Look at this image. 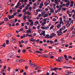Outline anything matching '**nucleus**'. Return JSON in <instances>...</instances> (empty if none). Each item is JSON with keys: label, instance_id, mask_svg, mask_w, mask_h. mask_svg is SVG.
<instances>
[{"label": "nucleus", "instance_id": "nucleus-21", "mask_svg": "<svg viewBox=\"0 0 75 75\" xmlns=\"http://www.w3.org/2000/svg\"><path fill=\"white\" fill-rule=\"evenodd\" d=\"M27 33H31V30L29 29L28 30H27L26 31Z\"/></svg>", "mask_w": 75, "mask_h": 75}, {"label": "nucleus", "instance_id": "nucleus-44", "mask_svg": "<svg viewBox=\"0 0 75 75\" xmlns=\"http://www.w3.org/2000/svg\"><path fill=\"white\" fill-rule=\"evenodd\" d=\"M18 7H19V6L18 5H16V6L15 7V8H18Z\"/></svg>", "mask_w": 75, "mask_h": 75}, {"label": "nucleus", "instance_id": "nucleus-13", "mask_svg": "<svg viewBox=\"0 0 75 75\" xmlns=\"http://www.w3.org/2000/svg\"><path fill=\"white\" fill-rule=\"evenodd\" d=\"M59 30L57 31V33H58L57 34L58 35H62V32H59Z\"/></svg>", "mask_w": 75, "mask_h": 75}, {"label": "nucleus", "instance_id": "nucleus-3", "mask_svg": "<svg viewBox=\"0 0 75 75\" xmlns=\"http://www.w3.org/2000/svg\"><path fill=\"white\" fill-rule=\"evenodd\" d=\"M65 23H66V26L68 27H69L70 25H71V21H67L65 22H64Z\"/></svg>", "mask_w": 75, "mask_h": 75}, {"label": "nucleus", "instance_id": "nucleus-8", "mask_svg": "<svg viewBox=\"0 0 75 75\" xmlns=\"http://www.w3.org/2000/svg\"><path fill=\"white\" fill-rule=\"evenodd\" d=\"M75 35V33H70V35H69V37L70 38H72V37H74V36Z\"/></svg>", "mask_w": 75, "mask_h": 75}, {"label": "nucleus", "instance_id": "nucleus-61", "mask_svg": "<svg viewBox=\"0 0 75 75\" xmlns=\"http://www.w3.org/2000/svg\"><path fill=\"white\" fill-rule=\"evenodd\" d=\"M17 13H13V16H16V14H17Z\"/></svg>", "mask_w": 75, "mask_h": 75}, {"label": "nucleus", "instance_id": "nucleus-30", "mask_svg": "<svg viewBox=\"0 0 75 75\" xmlns=\"http://www.w3.org/2000/svg\"><path fill=\"white\" fill-rule=\"evenodd\" d=\"M31 66H32V67H33V68H34V67H37V65H36L35 64H32L31 65Z\"/></svg>", "mask_w": 75, "mask_h": 75}, {"label": "nucleus", "instance_id": "nucleus-62", "mask_svg": "<svg viewBox=\"0 0 75 75\" xmlns=\"http://www.w3.org/2000/svg\"><path fill=\"white\" fill-rule=\"evenodd\" d=\"M2 46L4 47H6V43L4 44Z\"/></svg>", "mask_w": 75, "mask_h": 75}, {"label": "nucleus", "instance_id": "nucleus-58", "mask_svg": "<svg viewBox=\"0 0 75 75\" xmlns=\"http://www.w3.org/2000/svg\"><path fill=\"white\" fill-rule=\"evenodd\" d=\"M25 51H26L25 50H22V52H23V53H25Z\"/></svg>", "mask_w": 75, "mask_h": 75}, {"label": "nucleus", "instance_id": "nucleus-50", "mask_svg": "<svg viewBox=\"0 0 75 75\" xmlns=\"http://www.w3.org/2000/svg\"><path fill=\"white\" fill-rule=\"evenodd\" d=\"M67 31H68V30L66 29L64 31H63V33H66V32Z\"/></svg>", "mask_w": 75, "mask_h": 75}, {"label": "nucleus", "instance_id": "nucleus-34", "mask_svg": "<svg viewBox=\"0 0 75 75\" xmlns=\"http://www.w3.org/2000/svg\"><path fill=\"white\" fill-rule=\"evenodd\" d=\"M59 69V68H58L55 67L53 69V70H54V71H57V69Z\"/></svg>", "mask_w": 75, "mask_h": 75}, {"label": "nucleus", "instance_id": "nucleus-42", "mask_svg": "<svg viewBox=\"0 0 75 75\" xmlns=\"http://www.w3.org/2000/svg\"><path fill=\"white\" fill-rule=\"evenodd\" d=\"M52 21H57V19H56V18H53V19Z\"/></svg>", "mask_w": 75, "mask_h": 75}, {"label": "nucleus", "instance_id": "nucleus-32", "mask_svg": "<svg viewBox=\"0 0 75 75\" xmlns=\"http://www.w3.org/2000/svg\"><path fill=\"white\" fill-rule=\"evenodd\" d=\"M63 68H71V67H66V66H63Z\"/></svg>", "mask_w": 75, "mask_h": 75}, {"label": "nucleus", "instance_id": "nucleus-56", "mask_svg": "<svg viewBox=\"0 0 75 75\" xmlns=\"http://www.w3.org/2000/svg\"><path fill=\"white\" fill-rule=\"evenodd\" d=\"M33 29V30H36V28L35 26H33L32 28Z\"/></svg>", "mask_w": 75, "mask_h": 75}, {"label": "nucleus", "instance_id": "nucleus-6", "mask_svg": "<svg viewBox=\"0 0 75 75\" xmlns=\"http://www.w3.org/2000/svg\"><path fill=\"white\" fill-rule=\"evenodd\" d=\"M64 58V57H60L58 58V59L59 60V62H62V59Z\"/></svg>", "mask_w": 75, "mask_h": 75}, {"label": "nucleus", "instance_id": "nucleus-15", "mask_svg": "<svg viewBox=\"0 0 75 75\" xmlns=\"http://www.w3.org/2000/svg\"><path fill=\"white\" fill-rule=\"evenodd\" d=\"M40 6H39V7L40 8H42V6H44V2H42V3L40 4Z\"/></svg>", "mask_w": 75, "mask_h": 75}, {"label": "nucleus", "instance_id": "nucleus-27", "mask_svg": "<svg viewBox=\"0 0 75 75\" xmlns=\"http://www.w3.org/2000/svg\"><path fill=\"white\" fill-rule=\"evenodd\" d=\"M33 24L34 22H32L30 24V27H33Z\"/></svg>", "mask_w": 75, "mask_h": 75}, {"label": "nucleus", "instance_id": "nucleus-11", "mask_svg": "<svg viewBox=\"0 0 75 75\" xmlns=\"http://www.w3.org/2000/svg\"><path fill=\"white\" fill-rule=\"evenodd\" d=\"M69 30L71 31L73 30V33H75V28H74L73 27H72Z\"/></svg>", "mask_w": 75, "mask_h": 75}, {"label": "nucleus", "instance_id": "nucleus-43", "mask_svg": "<svg viewBox=\"0 0 75 75\" xmlns=\"http://www.w3.org/2000/svg\"><path fill=\"white\" fill-rule=\"evenodd\" d=\"M8 42H9V41H8V40H6V44H8Z\"/></svg>", "mask_w": 75, "mask_h": 75}, {"label": "nucleus", "instance_id": "nucleus-36", "mask_svg": "<svg viewBox=\"0 0 75 75\" xmlns=\"http://www.w3.org/2000/svg\"><path fill=\"white\" fill-rule=\"evenodd\" d=\"M35 52H37V53L38 54H41V52H40V51H36Z\"/></svg>", "mask_w": 75, "mask_h": 75}, {"label": "nucleus", "instance_id": "nucleus-23", "mask_svg": "<svg viewBox=\"0 0 75 75\" xmlns=\"http://www.w3.org/2000/svg\"><path fill=\"white\" fill-rule=\"evenodd\" d=\"M48 14L46 13L45 14V15L43 16V17L44 18H45V17H48Z\"/></svg>", "mask_w": 75, "mask_h": 75}, {"label": "nucleus", "instance_id": "nucleus-37", "mask_svg": "<svg viewBox=\"0 0 75 75\" xmlns=\"http://www.w3.org/2000/svg\"><path fill=\"white\" fill-rule=\"evenodd\" d=\"M61 9H62L61 8H59L57 10L58 12H60V11H61Z\"/></svg>", "mask_w": 75, "mask_h": 75}, {"label": "nucleus", "instance_id": "nucleus-25", "mask_svg": "<svg viewBox=\"0 0 75 75\" xmlns=\"http://www.w3.org/2000/svg\"><path fill=\"white\" fill-rule=\"evenodd\" d=\"M54 3H55V4H56L57 5H59V3L57 1H58L57 0H54Z\"/></svg>", "mask_w": 75, "mask_h": 75}, {"label": "nucleus", "instance_id": "nucleus-14", "mask_svg": "<svg viewBox=\"0 0 75 75\" xmlns=\"http://www.w3.org/2000/svg\"><path fill=\"white\" fill-rule=\"evenodd\" d=\"M65 29V26H63L61 28H60L59 31H62V30H64Z\"/></svg>", "mask_w": 75, "mask_h": 75}, {"label": "nucleus", "instance_id": "nucleus-49", "mask_svg": "<svg viewBox=\"0 0 75 75\" xmlns=\"http://www.w3.org/2000/svg\"><path fill=\"white\" fill-rule=\"evenodd\" d=\"M40 68V67H38L35 68V69L36 70H38V69H39V68Z\"/></svg>", "mask_w": 75, "mask_h": 75}, {"label": "nucleus", "instance_id": "nucleus-54", "mask_svg": "<svg viewBox=\"0 0 75 75\" xmlns=\"http://www.w3.org/2000/svg\"><path fill=\"white\" fill-rule=\"evenodd\" d=\"M25 68L26 70H27V69H28V66H25Z\"/></svg>", "mask_w": 75, "mask_h": 75}, {"label": "nucleus", "instance_id": "nucleus-17", "mask_svg": "<svg viewBox=\"0 0 75 75\" xmlns=\"http://www.w3.org/2000/svg\"><path fill=\"white\" fill-rule=\"evenodd\" d=\"M23 19L26 22V18H27V16H23Z\"/></svg>", "mask_w": 75, "mask_h": 75}, {"label": "nucleus", "instance_id": "nucleus-64", "mask_svg": "<svg viewBox=\"0 0 75 75\" xmlns=\"http://www.w3.org/2000/svg\"><path fill=\"white\" fill-rule=\"evenodd\" d=\"M72 13H71V14H70L69 15V16L70 17H71V16H72Z\"/></svg>", "mask_w": 75, "mask_h": 75}, {"label": "nucleus", "instance_id": "nucleus-46", "mask_svg": "<svg viewBox=\"0 0 75 75\" xmlns=\"http://www.w3.org/2000/svg\"><path fill=\"white\" fill-rule=\"evenodd\" d=\"M22 15H23L22 14L20 13L19 14V15H18V17H19H19H21V16H22Z\"/></svg>", "mask_w": 75, "mask_h": 75}, {"label": "nucleus", "instance_id": "nucleus-24", "mask_svg": "<svg viewBox=\"0 0 75 75\" xmlns=\"http://www.w3.org/2000/svg\"><path fill=\"white\" fill-rule=\"evenodd\" d=\"M41 13H42V16H44L45 14V11H43L42 12V11H41Z\"/></svg>", "mask_w": 75, "mask_h": 75}, {"label": "nucleus", "instance_id": "nucleus-9", "mask_svg": "<svg viewBox=\"0 0 75 75\" xmlns=\"http://www.w3.org/2000/svg\"><path fill=\"white\" fill-rule=\"evenodd\" d=\"M56 35V34L53 33L51 34V36H49V38H52L53 37H55V36Z\"/></svg>", "mask_w": 75, "mask_h": 75}, {"label": "nucleus", "instance_id": "nucleus-22", "mask_svg": "<svg viewBox=\"0 0 75 75\" xmlns=\"http://www.w3.org/2000/svg\"><path fill=\"white\" fill-rule=\"evenodd\" d=\"M11 36H12V35L11 34H8L6 35V37H11Z\"/></svg>", "mask_w": 75, "mask_h": 75}, {"label": "nucleus", "instance_id": "nucleus-1", "mask_svg": "<svg viewBox=\"0 0 75 75\" xmlns=\"http://www.w3.org/2000/svg\"><path fill=\"white\" fill-rule=\"evenodd\" d=\"M40 20H42L41 21H40V23H42V26H44V24H46V21H47V19H44L43 20L42 19V18H40Z\"/></svg>", "mask_w": 75, "mask_h": 75}, {"label": "nucleus", "instance_id": "nucleus-57", "mask_svg": "<svg viewBox=\"0 0 75 75\" xmlns=\"http://www.w3.org/2000/svg\"><path fill=\"white\" fill-rule=\"evenodd\" d=\"M11 1H8V5H10L11 4Z\"/></svg>", "mask_w": 75, "mask_h": 75}, {"label": "nucleus", "instance_id": "nucleus-41", "mask_svg": "<svg viewBox=\"0 0 75 75\" xmlns=\"http://www.w3.org/2000/svg\"><path fill=\"white\" fill-rule=\"evenodd\" d=\"M21 25L22 27H24V23H21Z\"/></svg>", "mask_w": 75, "mask_h": 75}, {"label": "nucleus", "instance_id": "nucleus-5", "mask_svg": "<svg viewBox=\"0 0 75 75\" xmlns=\"http://www.w3.org/2000/svg\"><path fill=\"white\" fill-rule=\"evenodd\" d=\"M63 19H64V22H65L66 21H67L68 20V17L66 15H64L63 16Z\"/></svg>", "mask_w": 75, "mask_h": 75}, {"label": "nucleus", "instance_id": "nucleus-12", "mask_svg": "<svg viewBox=\"0 0 75 75\" xmlns=\"http://www.w3.org/2000/svg\"><path fill=\"white\" fill-rule=\"evenodd\" d=\"M8 17L9 19H11V18H13L14 17V16L13 15H12V16H11L10 15H9L8 16Z\"/></svg>", "mask_w": 75, "mask_h": 75}, {"label": "nucleus", "instance_id": "nucleus-10", "mask_svg": "<svg viewBox=\"0 0 75 75\" xmlns=\"http://www.w3.org/2000/svg\"><path fill=\"white\" fill-rule=\"evenodd\" d=\"M8 57H10L11 58H14V54L12 53H11L9 54V55H8Z\"/></svg>", "mask_w": 75, "mask_h": 75}, {"label": "nucleus", "instance_id": "nucleus-39", "mask_svg": "<svg viewBox=\"0 0 75 75\" xmlns=\"http://www.w3.org/2000/svg\"><path fill=\"white\" fill-rule=\"evenodd\" d=\"M23 28H21L19 30V32H21L22 31H23Z\"/></svg>", "mask_w": 75, "mask_h": 75}, {"label": "nucleus", "instance_id": "nucleus-45", "mask_svg": "<svg viewBox=\"0 0 75 75\" xmlns=\"http://www.w3.org/2000/svg\"><path fill=\"white\" fill-rule=\"evenodd\" d=\"M72 17L73 19H74V20H75V16H74V15H73Z\"/></svg>", "mask_w": 75, "mask_h": 75}, {"label": "nucleus", "instance_id": "nucleus-55", "mask_svg": "<svg viewBox=\"0 0 75 75\" xmlns=\"http://www.w3.org/2000/svg\"><path fill=\"white\" fill-rule=\"evenodd\" d=\"M35 23L37 24H39V22L38 21H36L35 22Z\"/></svg>", "mask_w": 75, "mask_h": 75}, {"label": "nucleus", "instance_id": "nucleus-60", "mask_svg": "<svg viewBox=\"0 0 75 75\" xmlns=\"http://www.w3.org/2000/svg\"><path fill=\"white\" fill-rule=\"evenodd\" d=\"M15 70L16 71V72H18L19 71V69H16Z\"/></svg>", "mask_w": 75, "mask_h": 75}, {"label": "nucleus", "instance_id": "nucleus-20", "mask_svg": "<svg viewBox=\"0 0 75 75\" xmlns=\"http://www.w3.org/2000/svg\"><path fill=\"white\" fill-rule=\"evenodd\" d=\"M61 27V24H58L57 25V28H60Z\"/></svg>", "mask_w": 75, "mask_h": 75}, {"label": "nucleus", "instance_id": "nucleus-16", "mask_svg": "<svg viewBox=\"0 0 75 75\" xmlns=\"http://www.w3.org/2000/svg\"><path fill=\"white\" fill-rule=\"evenodd\" d=\"M30 41L31 42L33 41H36V39H33V38H30Z\"/></svg>", "mask_w": 75, "mask_h": 75}, {"label": "nucleus", "instance_id": "nucleus-35", "mask_svg": "<svg viewBox=\"0 0 75 75\" xmlns=\"http://www.w3.org/2000/svg\"><path fill=\"white\" fill-rule=\"evenodd\" d=\"M48 3H46V2H45L44 3V5L45 6H48Z\"/></svg>", "mask_w": 75, "mask_h": 75}, {"label": "nucleus", "instance_id": "nucleus-2", "mask_svg": "<svg viewBox=\"0 0 75 75\" xmlns=\"http://www.w3.org/2000/svg\"><path fill=\"white\" fill-rule=\"evenodd\" d=\"M38 32L39 33V34H40V35H43L44 36H45V31H43L42 30L40 29L38 30Z\"/></svg>", "mask_w": 75, "mask_h": 75}, {"label": "nucleus", "instance_id": "nucleus-63", "mask_svg": "<svg viewBox=\"0 0 75 75\" xmlns=\"http://www.w3.org/2000/svg\"><path fill=\"white\" fill-rule=\"evenodd\" d=\"M50 44H52V43H53V41L52 40H50Z\"/></svg>", "mask_w": 75, "mask_h": 75}, {"label": "nucleus", "instance_id": "nucleus-38", "mask_svg": "<svg viewBox=\"0 0 75 75\" xmlns=\"http://www.w3.org/2000/svg\"><path fill=\"white\" fill-rule=\"evenodd\" d=\"M53 28H54V26H53V25H52V26L50 27V30H52V29Z\"/></svg>", "mask_w": 75, "mask_h": 75}, {"label": "nucleus", "instance_id": "nucleus-47", "mask_svg": "<svg viewBox=\"0 0 75 75\" xmlns=\"http://www.w3.org/2000/svg\"><path fill=\"white\" fill-rule=\"evenodd\" d=\"M25 30H28V27H27V26H25Z\"/></svg>", "mask_w": 75, "mask_h": 75}, {"label": "nucleus", "instance_id": "nucleus-18", "mask_svg": "<svg viewBox=\"0 0 75 75\" xmlns=\"http://www.w3.org/2000/svg\"><path fill=\"white\" fill-rule=\"evenodd\" d=\"M10 22L12 24H14L15 23V21H14V19H12L10 21Z\"/></svg>", "mask_w": 75, "mask_h": 75}, {"label": "nucleus", "instance_id": "nucleus-28", "mask_svg": "<svg viewBox=\"0 0 75 75\" xmlns=\"http://www.w3.org/2000/svg\"><path fill=\"white\" fill-rule=\"evenodd\" d=\"M36 12L37 13H38V12H40L41 11V9L38 8L36 10Z\"/></svg>", "mask_w": 75, "mask_h": 75}, {"label": "nucleus", "instance_id": "nucleus-52", "mask_svg": "<svg viewBox=\"0 0 75 75\" xmlns=\"http://www.w3.org/2000/svg\"><path fill=\"white\" fill-rule=\"evenodd\" d=\"M49 55H52V52H50V53H49Z\"/></svg>", "mask_w": 75, "mask_h": 75}, {"label": "nucleus", "instance_id": "nucleus-51", "mask_svg": "<svg viewBox=\"0 0 75 75\" xmlns=\"http://www.w3.org/2000/svg\"><path fill=\"white\" fill-rule=\"evenodd\" d=\"M27 13H28V11L25 12L24 13V15H25V16L27 15Z\"/></svg>", "mask_w": 75, "mask_h": 75}, {"label": "nucleus", "instance_id": "nucleus-31", "mask_svg": "<svg viewBox=\"0 0 75 75\" xmlns=\"http://www.w3.org/2000/svg\"><path fill=\"white\" fill-rule=\"evenodd\" d=\"M45 38H47V39H48L49 38V35H47L45 37Z\"/></svg>", "mask_w": 75, "mask_h": 75}, {"label": "nucleus", "instance_id": "nucleus-53", "mask_svg": "<svg viewBox=\"0 0 75 75\" xmlns=\"http://www.w3.org/2000/svg\"><path fill=\"white\" fill-rule=\"evenodd\" d=\"M17 20H18V19H15L14 20L15 23H16L17 21Z\"/></svg>", "mask_w": 75, "mask_h": 75}, {"label": "nucleus", "instance_id": "nucleus-26", "mask_svg": "<svg viewBox=\"0 0 75 75\" xmlns=\"http://www.w3.org/2000/svg\"><path fill=\"white\" fill-rule=\"evenodd\" d=\"M4 21H8V18H5L4 19Z\"/></svg>", "mask_w": 75, "mask_h": 75}, {"label": "nucleus", "instance_id": "nucleus-19", "mask_svg": "<svg viewBox=\"0 0 75 75\" xmlns=\"http://www.w3.org/2000/svg\"><path fill=\"white\" fill-rule=\"evenodd\" d=\"M49 10H50L51 13H54V10L52 8H49Z\"/></svg>", "mask_w": 75, "mask_h": 75}, {"label": "nucleus", "instance_id": "nucleus-40", "mask_svg": "<svg viewBox=\"0 0 75 75\" xmlns=\"http://www.w3.org/2000/svg\"><path fill=\"white\" fill-rule=\"evenodd\" d=\"M28 40H27L24 42L25 44H27L28 43Z\"/></svg>", "mask_w": 75, "mask_h": 75}, {"label": "nucleus", "instance_id": "nucleus-7", "mask_svg": "<svg viewBox=\"0 0 75 75\" xmlns=\"http://www.w3.org/2000/svg\"><path fill=\"white\" fill-rule=\"evenodd\" d=\"M16 61L17 62H24V60L22 59H17L16 60Z\"/></svg>", "mask_w": 75, "mask_h": 75}, {"label": "nucleus", "instance_id": "nucleus-29", "mask_svg": "<svg viewBox=\"0 0 75 75\" xmlns=\"http://www.w3.org/2000/svg\"><path fill=\"white\" fill-rule=\"evenodd\" d=\"M71 13V11H67V14H69V15Z\"/></svg>", "mask_w": 75, "mask_h": 75}, {"label": "nucleus", "instance_id": "nucleus-48", "mask_svg": "<svg viewBox=\"0 0 75 75\" xmlns=\"http://www.w3.org/2000/svg\"><path fill=\"white\" fill-rule=\"evenodd\" d=\"M71 12V13H74L75 12V10L74 9H73L72 10V11Z\"/></svg>", "mask_w": 75, "mask_h": 75}, {"label": "nucleus", "instance_id": "nucleus-4", "mask_svg": "<svg viewBox=\"0 0 75 75\" xmlns=\"http://www.w3.org/2000/svg\"><path fill=\"white\" fill-rule=\"evenodd\" d=\"M65 3H66V7H68L69 6V4H71V2L69 1V0H64Z\"/></svg>", "mask_w": 75, "mask_h": 75}, {"label": "nucleus", "instance_id": "nucleus-33", "mask_svg": "<svg viewBox=\"0 0 75 75\" xmlns=\"http://www.w3.org/2000/svg\"><path fill=\"white\" fill-rule=\"evenodd\" d=\"M50 2H51V1H49V0H46V3H48L49 4H50Z\"/></svg>", "mask_w": 75, "mask_h": 75}, {"label": "nucleus", "instance_id": "nucleus-59", "mask_svg": "<svg viewBox=\"0 0 75 75\" xmlns=\"http://www.w3.org/2000/svg\"><path fill=\"white\" fill-rule=\"evenodd\" d=\"M19 25V23H16V26H18V25Z\"/></svg>", "mask_w": 75, "mask_h": 75}]
</instances>
